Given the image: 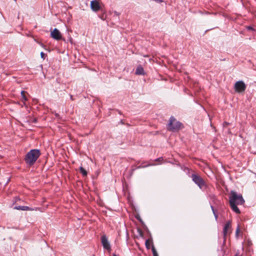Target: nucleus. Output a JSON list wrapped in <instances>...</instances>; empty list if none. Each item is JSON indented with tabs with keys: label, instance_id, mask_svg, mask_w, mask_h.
Masks as SVG:
<instances>
[{
	"label": "nucleus",
	"instance_id": "0eeeda50",
	"mask_svg": "<svg viewBox=\"0 0 256 256\" xmlns=\"http://www.w3.org/2000/svg\"><path fill=\"white\" fill-rule=\"evenodd\" d=\"M50 36L57 40H61L62 38L60 32L56 28L51 32Z\"/></svg>",
	"mask_w": 256,
	"mask_h": 256
},
{
	"label": "nucleus",
	"instance_id": "ddd939ff",
	"mask_svg": "<svg viewBox=\"0 0 256 256\" xmlns=\"http://www.w3.org/2000/svg\"><path fill=\"white\" fill-rule=\"evenodd\" d=\"M152 242V240L149 239L146 240L145 245L147 249L150 248V244Z\"/></svg>",
	"mask_w": 256,
	"mask_h": 256
},
{
	"label": "nucleus",
	"instance_id": "9d476101",
	"mask_svg": "<svg viewBox=\"0 0 256 256\" xmlns=\"http://www.w3.org/2000/svg\"><path fill=\"white\" fill-rule=\"evenodd\" d=\"M90 7L91 8L94 12H98L100 8L98 2L96 0H92L91 2Z\"/></svg>",
	"mask_w": 256,
	"mask_h": 256
},
{
	"label": "nucleus",
	"instance_id": "1a4fd4ad",
	"mask_svg": "<svg viewBox=\"0 0 256 256\" xmlns=\"http://www.w3.org/2000/svg\"><path fill=\"white\" fill-rule=\"evenodd\" d=\"M14 209L18 210H30V211H33V210L36 211V210H40V208H30L27 206H20L14 207Z\"/></svg>",
	"mask_w": 256,
	"mask_h": 256
},
{
	"label": "nucleus",
	"instance_id": "f3484780",
	"mask_svg": "<svg viewBox=\"0 0 256 256\" xmlns=\"http://www.w3.org/2000/svg\"><path fill=\"white\" fill-rule=\"evenodd\" d=\"M156 164L154 163L150 164L144 166H138V168H145L148 166H156Z\"/></svg>",
	"mask_w": 256,
	"mask_h": 256
},
{
	"label": "nucleus",
	"instance_id": "4be33fe9",
	"mask_svg": "<svg viewBox=\"0 0 256 256\" xmlns=\"http://www.w3.org/2000/svg\"><path fill=\"white\" fill-rule=\"evenodd\" d=\"M70 99L72 100H73V98H72V95L70 96Z\"/></svg>",
	"mask_w": 256,
	"mask_h": 256
},
{
	"label": "nucleus",
	"instance_id": "f8f14e48",
	"mask_svg": "<svg viewBox=\"0 0 256 256\" xmlns=\"http://www.w3.org/2000/svg\"><path fill=\"white\" fill-rule=\"evenodd\" d=\"M80 172L82 173V174L83 176H86L87 175V172L86 171V170H84V168L82 166H80Z\"/></svg>",
	"mask_w": 256,
	"mask_h": 256
},
{
	"label": "nucleus",
	"instance_id": "412c9836",
	"mask_svg": "<svg viewBox=\"0 0 256 256\" xmlns=\"http://www.w3.org/2000/svg\"><path fill=\"white\" fill-rule=\"evenodd\" d=\"M247 29H248V30H253V28H252V26H248V27H247Z\"/></svg>",
	"mask_w": 256,
	"mask_h": 256
},
{
	"label": "nucleus",
	"instance_id": "6e6552de",
	"mask_svg": "<svg viewBox=\"0 0 256 256\" xmlns=\"http://www.w3.org/2000/svg\"><path fill=\"white\" fill-rule=\"evenodd\" d=\"M232 226V223L230 221H228L225 224L223 229V236L224 237V241L226 240V236L228 232L230 230Z\"/></svg>",
	"mask_w": 256,
	"mask_h": 256
},
{
	"label": "nucleus",
	"instance_id": "20e7f679",
	"mask_svg": "<svg viewBox=\"0 0 256 256\" xmlns=\"http://www.w3.org/2000/svg\"><path fill=\"white\" fill-rule=\"evenodd\" d=\"M192 178L194 183L196 184L200 188H202L206 186L204 181L198 175L196 174H192Z\"/></svg>",
	"mask_w": 256,
	"mask_h": 256
},
{
	"label": "nucleus",
	"instance_id": "f257e3e1",
	"mask_svg": "<svg viewBox=\"0 0 256 256\" xmlns=\"http://www.w3.org/2000/svg\"><path fill=\"white\" fill-rule=\"evenodd\" d=\"M229 202L232 210L236 214H240V210L237 205L243 204L244 203V200L241 194H238L234 191H231Z\"/></svg>",
	"mask_w": 256,
	"mask_h": 256
},
{
	"label": "nucleus",
	"instance_id": "7ed1b4c3",
	"mask_svg": "<svg viewBox=\"0 0 256 256\" xmlns=\"http://www.w3.org/2000/svg\"><path fill=\"white\" fill-rule=\"evenodd\" d=\"M182 124L180 122L176 121L174 117L172 116L170 118L168 124V129L172 132L178 130L180 128Z\"/></svg>",
	"mask_w": 256,
	"mask_h": 256
},
{
	"label": "nucleus",
	"instance_id": "39448f33",
	"mask_svg": "<svg viewBox=\"0 0 256 256\" xmlns=\"http://www.w3.org/2000/svg\"><path fill=\"white\" fill-rule=\"evenodd\" d=\"M236 92H244L246 88V86L243 81L240 80L236 82L234 86Z\"/></svg>",
	"mask_w": 256,
	"mask_h": 256
},
{
	"label": "nucleus",
	"instance_id": "5701e85b",
	"mask_svg": "<svg viewBox=\"0 0 256 256\" xmlns=\"http://www.w3.org/2000/svg\"><path fill=\"white\" fill-rule=\"evenodd\" d=\"M113 256H118L114 254H113Z\"/></svg>",
	"mask_w": 256,
	"mask_h": 256
},
{
	"label": "nucleus",
	"instance_id": "aec40b11",
	"mask_svg": "<svg viewBox=\"0 0 256 256\" xmlns=\"http://www.w3.org/2000/svg\"><path fill=\"white\" fill-rule=\"evenodd\" d=\"M40 56L41 58L43 59V60H44L45 58V54L44 52H40Z\"/></svg>",
	"mask_w": 256,
	"mask_h": 256
},
{
	"label": "nucleus",
	"instance_id": "6ab92c4d",
	"mask_svg": "<svg viewBox=\"0 0 256 256\" xmlns=\"http://www.w3.org/2000/svg\"><path fill=\"white\" fill-rule=\"evenodd\" d=\"M164 159L162 157L158 158L154 160L155 162H162Z\"/></svg>",
	"mask_w": 256,
	"mask_h": 256
},
{
	"label": "nucleus",
	"instance_id": "b1692460",
	"mask_svg": "<svg viewBox=\"0 0 256 256\" xmlns=\"http://www.w3.org/2000/svg\"><path fill=\"white\" fill-rule=\"evenodd\" d=\"M237 256V254H236V256Z\"/></svg>",
	"mask_w": 256,
	"mask_h": 256
},
{
	"label": "nucleus",
	"instance_id": "2eb2a0df",
	"mask_svg": "<svg viewBox=\"0 0 256 256\" xmlns=\"http://www.w3.org/2000/svg\"><path fill=\"white\" fill-rule=\"evenodd\" d=\"M240 232V225H238L236 230V238L238 237L239 233Z\"/></svg>",
	"mask_w": 256,
	"mask_h": 256
},
{
	"label": "nucleus",
	"instance_id": "423d86ee",
	"mask_svg": "<svg viewBox=\"0 0 256 256\" xmlns=\"http://www.w3.org/2000/svg\"><path fill=\"white\" fill-rule=\"evenodd\" d=\"M101 241L104 248L110 252L111 250V247L106 236L104 235L102 236Z\"/></svg>",
	"mask_w": 256,
	"mask_h": 256
},
{
	"label": "nucleus",
	"instance_id": "a211bd4d",
	"mask_svg": "<svg viewBox=\"0 0 256 256\" xmlns=\"http://www.w3.org/2000/svg\"><path fill=\"white\" fill-rule=\"evenodd\" d=\"M21 95H22V98L23 100L26 101L27 100V98H26V96L24 95V91H22Z\"/></svg>",
	"mask_w": 256,
	"mask_h": 256
},
{
	"label": "nucleus",
	"instance_id": "f03ea898",
	"mask_svg": "<svg viewBox=\"0 0 256 256\" xmlns=\"http://www.w3.org/2000/svg\"><path fill=\"white\" fill-rule=\"evenodd\" d=\"M40 155V152L39 150L32 149L28 152L25 157L24 160L27 164L32 166L36 161Z\"/></svg>",
	"mask_w": 256,
	"mask_h": 256
},
{
	"label": "nucleus",
	"instance_id": "dca6fc26",
	"mask_svg": "<svg viewBox=\"0 0 256 256\" xmlns=\"http://www.w3.org/2000/svg\"><path fill=\"white\" fill-rule=\"evenodd\" d=\"M210 208H212V212H213V214H214V217H215L216 220H217L218 218V214H216V211H215V210H214V206H210Z\"/></svg>",
	"mask_w": 256,
	"mask_h": 256
},
{
	"label": "nucleus",
	"instance_id": "9b49d317",
	"mask_svg": "<svg viewBox=\"0 0 256 256\" xmlns=\"http://www.w3.org/2000/svg\"><path fill=\"white\" fill-rule=\"evenodd\" d=\"M136 74L138 75H144V70L142 66H138L136 71Z\"/></svg>",
	"mask_w": 256,
	"mask_h": 256
},
{
	"label": "nucleus",
	"instance_id": "4468645a",
	"mask_svg": "<svg viewBox=\"0 0 256 256\" xmlns=\"http://www.w3.org/2000/svg\"><path fill=\"white\" fill-rule=\"evenodd\" d=\"M152 250L153 256H158V254L154 246H152Z\"/></svg>",
	"mask_w": 256,
	"mask_h": 256
},
{
	"label": "nucleus",
	"instance_id": "393cba45",
	"mask_svg": "<svg viewBox=\"0 0 256 256\" xmlns=\"http://www.w3.org/2000/svg\"><path fill=\"white\" fill-rule=\"evenodd\" d=\"M15 1H16V0H14Z\"/></svg>",
	"mask_w": 256,
	"mask_h": 256
}]
</instances>
